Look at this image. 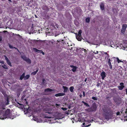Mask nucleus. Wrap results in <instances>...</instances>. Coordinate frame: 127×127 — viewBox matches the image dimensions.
Wrapping results in <instances>:
<instances>
[{
  "label": "nucleus",
  "mask_w": 127,
  "mask_h": 127,
  "mask_svg": "<svg viewBox=\"0 0 127 127\" xmlns=\"http://www.w3.org/2000/svg\"><path fill=\"white\" fill-rule=\"evenodd\" d=\"M103 110L105 118L107 120L111 119L113 114V110L110 108L105 107L103 108Z\"/></svg>",
  "instance_id": "obj_1"
},
{
  "label": "nucleus",
  "mask_w": 127,
  "mask_h": 127,
  "mask_svg": "<svg viewBox=\"0 0 127 127\" xmlns=\"http://www.w3.org/2000/svg\"><path fill=\"white\" fill-rule=\"evenodd\" d=\"M9 97H7L5 99V100H1L0 101V107L2 109H5V106L9 104Z\"/></svg>",
  "instance_id": "obj_2"
},
{
  "label": "nucleus",
  "mask_w": 127,
  "mask_h": 127,
  "mask_svg": "<svg viewBox=\"0 0 127 127\" xmlns=\"http://www.w3.org/2000/svg\"><path fill=\"white\" fill-rule=\"evenodd\" d=\"M3 117H0L1 119H4L6 118H10L13 119V118L11 114L10 113V109H7L5 112L3 116Z\"/></svg>",
  "instance_id": "obj_3"
},
{
  "label": "nucleus",
  "mask_w": 127,
  "mask_h": 127,
  "mask_svg": "<svg viewBox=\"0 0 127 127\" xmlns=\"http://www.w3.org/2000/svg\"><path fill=\"white\" fill-rule=\"evenodd\" d=\"M97 106L95 103H93L91 107L89 109L90 111L92 112L95 111L97 109Z\"/></svg>",
  "instance_id": "obj_4"
},
{
  "label": "nucleus",
  "mask_w": 127,
  "mask_h": 127,
  "mask_svg": "<svg viewBox=\"0 0 127 127\" xmlns=\"http://www.w3.org/2000/svg\"><path fill=\"white\" fill-rule=\"evenodd\" d=\"M91 122V121L90 120H88L87 121H85V122L83 123L82 125L81 126V127H87L90 126L91 124H89Z\"/></svg>",
  "instance_id": "obj_5"
},
{
  "label": "nucleus",
  "mask_w": 127,
  "mask_h": 127,
  "mask_svg": "<svg viewBox=\"0 0 127 127\" xmlns=\"http://www.w3.org/2000/svg\"><path fill=\"white\" fill-rule=\"evenodd\" d=\"M87 51L84 48H80V55L82 56L85 55L87 53Z\"/></svg>",
  "instance_id": "obj_6"
},
{
  "label": "nucleus",
  "mask_w": 127,
  "mask_h": 127,
  "mask_svg": "<svg viewBox=\"0 0 127 127\" xmlns=\"http://www.w3.org/2000/svg\"><path fill=\"white\" fill-rule=\"evenodd\" d=\"M127 27V25L126 24H124L122 26V28L121 31V33L124 34L126 30V29Z\"/></svg>",
  "instance_id": "obj_7"
},
{
  "label": "nucleus",
  "mask_w": 127,
  "mask_h": 127,
  "mask_svg": "<svg viewBox=\"0 0 127 127\" xmlns=\"http://www.w3.org/2000/svg\"><path fill=\"white\" fill-rule=\"evenodd\" d=\"M4 57L5 58V60L6 61V62L7 64L10 66H12V65L11 64V63L9 60L8 59V58L5 55H4Z\"/></svg>",
  "instance_id": "obj_8"
},
{
  "label": "nucleus",
  "mask_w": 127,
  "mask_h": 127,
  "mask_svg": "<svg viewBox=\"0 0 127 127\" xmlns=\"http://www.w3.org/2000/svg\"><path fill=\"white\" fill-rule=\"evenodd\" d=\"M65 95V94L64 93H60L55 94V96L57 97L58 96H63Z\"/></svg>",
  "instance_id": "obj_9"
},
{
  "label": "nucleus",
  "mask_w": 127,
  "mask_h": 127,
  "mask_svg": "<svg viewBox=\"0 0 127 127\" xmlns=\"http://www.w3.org/2000/svg\"><path fill=\"white\" fill-rule=\"evenodd\" d=\"M101 75L102 77V79L103 80L106 77L105 73L103 71L101 73Z\"/></svg>",
  "instance_id": "obj_10"
},
{
  "label": "nucleus",
  "mask_w": 127,
  "mask_h": 127,
  "mask_svg": "<svg viewBox=\"0 0 127 127\" xmlns=\"http://www.w3.org/2000/svg\"><path fill=\"white\" fill-rule=\"evenodd\" d=\"M70 67L73 68L72 69V70L73 72H75L76 71L77 69V67L76 66H74L73 65H71L70 66Z\"/></svg>",
  "instance_id": "obj_11"
},
{
  "label": "nucleus",
  "mask_w": 127,
  "mask_h": 127,
  "mask_svg": "<svg viewBox=\"0 0 127 127\" xmlns=\"http://www.w3.org/2000/svg\"><path fill=\"white\" fill-rule=\"evenodd\" d=\"M54 90L51 89L50 88H47L46 89H45L44 90V91L45 92H51L52 91H54Z\"/></svg>",
  "instance_id": "obj_12"
},
{
  "label": "nucleus",
  "mask_w": 127,
  "mask_h": 127,
  "mask_svg": "<svg viewBox=\"0 0 127 127\" xmlns=\"http://www.w3.org/2000/svg\"><path fill=\"white\" fill-rule=\"evenodd\" d=\"M100 7L102 10H104V4L102 3H101L100 4Z\"/></svg>",
  "instance_id": "obj_13"
},
{
  "label": "nucleus",
  "mask_w": 127,
  "mask_h": 127,
  "mask_svg": "<svg viewBox=\"0 0 127 127\" xmlns=\"http://www.w3.org/2000/svg\"><path fill=\"white\" fill-rule=\"evenodd\" d=\"M63 88L64 89V93H66L68 90V87L64 86H63Z\"/></svg>",
  "instance_id": "obj_14"
},
{
  "label": "nucleus",
  "mask_w": 127,
  "mask_h": 127,
  "mask_svg": "<svg viewBox=\"0 0 127 127\" xmlns=\"http://www.w3.org/2000/svg\"><path fill=\"white\" fill-rule=\"evenodd\" d=\"M76 37L77 40L79 41V31H78V34L76 33Z\"/></svg>",
  "instance_id": "obj_15"
},
{
  "label": "nucleus",
  "mask_w": 127,
  "mask_h": 127,
  "mask_svg": "<svg viewBox=\"0 0 127 127\" xmlns=\"http://www.w3.org/2000/svg\"><path fill=\"white\" fill-rule=\"evenodd\" d=\"M33 50L36 52L38 53H41L42 51L41 50H39L37 49L36 48H33Z\"/></svg>",
  "instance_id": "obj_16"
},
{
  "label": "nucleus",
  "mask_w": 127,
  "mask_h": 127,
  "mask_svg": "<svg viewBox=\"0 0 127 127\" xmlns=\"http://www.w3.org/2000/svg\"><path fill=\"white\" fill-rule=\"evenodd\" d=\"M25 73H23V74L21 75L20 77V79L22 80L23 78H25Z\"/></svg>",
  "instance_id": "obj_17"
},
{
  "label": "nucleus",
  "mask_w": 127,
  "mask_h": 127,
  "mask_svg": "<svg viewBox=\"0 0 127 127\" xmlns=\"http://www.w3.org/2000/svg\"><path fill=\"white\" fill-rule=\"evenodd\" d=\"M124 87V86H118L119 89L120 90H122Z\"/></svg>",
  "instance_id": "obj_18"
},
{
  "label": "nucleus",
  "mask_w": 127,
  "mask_h": 127,
  "mask_svg": "<svg viewBox=\"0 0 127 127\" xmlns=\"http://www.w3.org/2000/svg\"><path fill=\"white\" fill-rule=\"evenodd\" d=\"M27 63L29 64H30L31 63V60L29 58H27L25 61Z\"/></svg>",
  "instance_id": "obj_19"
},
{
  "label": "nucleus",
  "mask_w": 127,
  "mask_h": 127,
  "mask_svg": "<svg viewBox=\"0 0 127 127\" xmlns=\"http://www.w3.org/2000/svg\"><path fill=\"white\" fill-rule=\"evenodd\" d=\"M21 58H22L23 60L25 61L27 58L25 55L21 56Z\"/></svg>",
  "instance_id": "obj_20"
},
{
  "label": "nucleus",
  "mask_w": 127,
  "mask_h": 127,
  "mask_svg": "<svg viewBox=\"0 0 127 127\" xmlns=\"http://www.w3.org/2000/svg\"><path fill=\"white\" fill-rule=\"evenodd\" d=\"M8 45H9V48L10 49H13V48H15V49H17V50H18V49H17V48L15 47H13L11 45L9 44H8Z\"/></svg>",
  "instance_id": "obj_21"
},
{
  "label": "nucleus",
  "mask_w": 127,
  "mask_h": 127,
  "mask_svg": "<svg viewBox=\"0 0 127 127\" xmlns=\"http://www.w3.org/2000/svg\"><path fill=\"white\" fill-rule=\"evenodd\" d=\"M30 77V75H27L25 76V78H24V80H26V79H28Z\"/></svg>",
  "instance_id": "obj_22"
},
{
  "label": "nucleus",
  "mask_w": 127,
  "mask_h": 127,
  "mask_svg": "<svg viewBox=\"0 0 127 127\" xmlns=\"http://www.w3.org/2000/svg\"><path fill=\"white\" fill-rule=\"evenodd\" d=\"M38 68H37V69L36 71L33 72L32 73V74L33 75H35L36 73L38 71Z\"/></svg>",
  "instance_id": "obj_23"
},
{
  "label": "nucleus",
  "mask_w": 127,
  "mask_h": 127,
  "mask_svg": "<svg viewBox=\"0 0 127 127\" xmlns=\"http://www.w3.org/2000/svg\"><path fill=\"white\" fill-rule=\"evenodd\" d=\"M86 22L87 23H89L90 21V19L89 17H87L86 19Z\"/></svg>",
  "instance_id": "obj_24"
},
{
  "label": "nucleus",
  "mask_w": 127,
  "mask_h": 127,
  "mask_svg": "<svg viewBox=\"0 0 127 127\" xmlns=\"http://www.w3.org/2000/svg\"><path fill=\"white\" fill-rule=\"evenodd\" d=\"M82 102L84 104V105H85V106H86L87 107H89V105L87 103L85 102L84 101H82Z\"/></svg>",
  "instance_id": "obj_25"
},
{
  "label": "nucleus",
  "mask_w": 127,
  "mask_h": 127,
  "mask_svg": "<svg viewBox=\"0 0 127 127\" xmlns=\"http://www.w3.org/2000/svg\"><path fill=\"white\" fill-rule=\"evenodd\" d=\"M74 89V88L73 86L70 87L69 88L71 92H73V90Z\"/></svg>",
  "instance_id": "obj_26"
},
{
  "label": "nucleus",
  "mask_w": 127,
  "mask_h": 127,
  "mask_svg": "<svg viewBox=\"0 0 127 127\" xmlns=\"http://www.w3.org/2000/svg\"><path fill=\"white\" fill-rule=\"evenodd\" d=\"M42 84L43 85H45L46 81L44 78H43L42 80Z\"/></svg>",
  "instance_id": "obj_27"
},
{
  "label": "nucleus",
  "mask_w": 127,
  "mask_h": 127,
  "mask_svg": "<svg viewBox=\"0 0 127 127\" xmlns=\"http://www.w3.org/2000/svg\"><path fill=\"white\" fill-rule=\"evenodd\" d=\"M108 64L109 66V68L110 69H111L112 68V65L111 64V63H108Z\"/></svg>",
  "instance_id": "obj_28"
},
{
  "label": "nucleus",
  "mask_w": 127,
  "mask_h": 127,
  "mask_svg": "<svg viewBox=\"0 0 127 127\" xmlns=\"http://www.w3.org/2000/svg\"><path fill=\"white\" fill-rule=\"evenodd\" d=\"M72 104H73L72 103H70L67 105L68 108L69 109H70L71 107H72Z\"/></svg>",
  "instance_id": "obj_29"
},
{
  "label": "nucleus",
  "mask_w": 127,
  "mask_h": 127,
  "mask_svg": "<svg viewBox=\"0 0 127 127\" xmlns=\"http://www.w3.org/2000/svg\"><path fill=\"white\" fill-rule=\"evenodd\" d=\"M2 67L6 69H7L8 68L7 66L6 65L4 64L3 65H2Z\"/></svg>",
  "instance_id": "obj_30"
},
{
  "label": "nucleus",
  "mask_w": 127,
  "mask_h": 127,
  "mask_svg": "<svg viewBox=\"0 0 127 127\" xmlns=\"http://www.w3.org/2000/svg\"><path fill=\"white\" fill-rule=\"evenodd\" d=\"M116 59H117V61L118 63H120V62H122V61H121V60H120L119 59V58H118V57L117 58H116Z\"/></svg>",
  "instance_id": "obj_31"
},
{
  "label": "nucleus",
  "mask_w": 127,
  "mask_h": 127,
  "mask_svg": "<svg viewBox=\"0 0 127 127\" xmlns=\"http://www.w3.org/2000/svg\"><path fill=\"white\" fill-rule=\"evenodd\" d=\"M92 98L95 100H97V98L96 97H94V96H93L92 97Z\"/></svg>",
  "instance_id": "obj_32"
},
{
  "label": "nucleus",
  "mask_w": 127,
  "mask_h": 127,
  "mask_svg": "<svg viewBox=\"0 0 127 127\" xmlns=\"http://www.w3.org/2000/svg\"><path fill=\"white\" fill-rule=\"evenodd\" d=\"M25 96H26V95L25 94L23 95L21 97V100H23L24 99V98L25 97Z\"/></svg>",
  "instance_id": "obj_33"
},
{
  "label": "nucleus",
  "mask_w": 127,
  "mask_h": 127,
  "mask_svg": "<svg viewBox=\"0 0 127 127\" xmlns=\"http://www.w3.org/2000/svg\"><path fill=\"white\" fill-rule=\"evenodd\" d=\"M112 91L114 93H116L117 92V90L116 88L113 89H112Z\"/></svg>",
  "instance_id": "obj_34"
},
{
  "label": "nucleus",
  "mask_w": 127,
  "mask_h": 127,
  "mask_svg": "<svg viewBox=\"0 0 127 127\" xmlns=\"http://www.w3.org/2000/svg\"><path fill=\"white\" fill-rule=\"evenodd\" d=\"M61 109H62L64 111H65L67 110V109L65 108L62 107L61 108Z\"/></svg>",
  "instance_id": "obj_35"
},
{
  "label": "nucleus",
  "mask_w": 127,
  "mask_h": 127,
  "mask_svg": "<svg viewBox=\"0 0 127 127\" xmlns=\"http://www.w3.org/2000/svg\"><path fill=\"white\" fill-rule=\"evenodd\" d=\"M108 58H107V59L108 60V63H111L110 62L111 61L110 59H108Z\"/></svg>",
  "instance_id": "obj_36"
},
{
  "label": "nucleus",
  "mask_w": 127,
  "mask_h": 127,
  "mask_svg": "<svg viewBox=\"0 0 127 127\" xmlns=\"http://www.w3.org/2000/svg\"><path fill=\"white\" fill-rule=\"evenodd\" d=\"M94 53H95V54H97L98 53V52L97 51H95Z\"/></svg>",
  "instance_id": "obj_37"
},
{
  "label": "nucleus",
  "mask_w": 127,
  "mask_h": 127,
  "mask_svg": "<svg viewBox=\"0 0 127 127\" xmlns=\"http://www.w3.org/2000/svg\"><path fill=\"white\" fill-rule=\"evenodd\" d=\"M0 63L1 64H4V62L3 61H0Z\"/></svg>",
  "instance_id": "obj_38"
},
{
  "label": "nucleus",
  "mask_w": 127,
  "mask_h": 127,
  "mask_svg": "<svg viewBox=\"0 0 127 127\" xmlns=\"http://www.w3.org/2000/svg\"><path fill=\"white\" fill-rule=\"evenodd\" d=\"M104 54L107 55V56H106H106H107V57H108V58H109V55H108V54L107 53V52H105Z\"/></svg>",
  "instance_id": "obj_39"
},
{
  "label": "nucleus",
  "mask_w": 127,
  "mask_h": 127,
  "mask_svg": "<svg viewBox=\"0 0 127 127\" xmlns=\"http://www.w3.org/2000/svg\"><path fill=\"white\" fill-rule=\"evenodd\" d=\"M83 92V96L84 97L85 95V92L84 91H83L82 92Z\"/></svg>",
  "instance_id": "obj_40"
},
{
  "label": "nucleus",
  "mask_w": 127,
  "mask_h": 127,
  "mask_svg": "<svg viewBox=\"0 0 127 127\" xmlns=\"http://www.w3.org/2000/svg\"><path fill=\"white\" fill-rule=\"evenodd\" d=\"M120 85L121 86H124V84L123 83V82H121V83L120 84Z\"/></svg>",
  "instance_id": "obj_41"
},
{
  "label": "nucleus",
  "mask_w": 127,
  "mask_h": 127,
  "mask_svg": "<svg viewBox=\"0 0 127 127\" xmlns=\"http://www.w3.org/2000/svg\"><path fill=\"white\" fill-rule=\"evenodd\" d=\"M120 112L119 111H118L116 113V115H120Z\"/></svg>",
  "instance_id": "obj_42"
},
{
  "label": "nucleus",
  "mask_w": 127,
  "mask_h": 127,
  "mask_svg": "<svg viewBox=\"0 0 127 127\" xmlns=\"http://www.w3.org/2000/svg\"><path fill=\"white\" fill-rule=\"evenodd\" d=\"M100 85V83H97L96 84V86L97 87H98Z\"/></svg>",
  "instance_id": "obj_43"
},
{
  "label": "nucleus",
  "mask_w": 127,
  "mask_h": 127,
  "mask_svg": "<svg viewBox=\"0 0 127 127\" xmlns=\"http://www.w3.org/2000/svg\"><path fill=\"white\" fill-rule=\"evenodd\" d=\"M60 105L58 104H56V106L57 107H58Z\"/></svg>",
  "instance_id": "obj_44"
},
{
  "label": "nucleus",
  "mask_w": 127,
  "mask_h": 127,
  "mask_svg": "<svg viewBox=\"0 0 127 127\" xmlns=\"http://www.w3.org/2000/svg\"><path fill=\"white\" fill-rule=\"evenodd\" d=\"M82 33V31L80 30V37L81 36V33Z\"/></svg>",
  "instance_id": "obj_45"
},
{
  "label": "nucleus",
  "mask_w": 127,
  "mask_h": 127,
  "mask_svg": "<svg viewBox=\"0 0 127 127\" xmlns=\"http://www.w3.org/2000/svg\"><path fill=\"white\" fill-rule=\"evenodd\" d=\"M2 40V37L1 36H0V41H1Z\"/></svg>",
  "instance_id": "obj_46"
},
{
  "label": "nucleus",
  "mask_w": 127,
  "mask_h": 127,
  "mask_svg": "<svg viewBox=\"0 0 127 127\" xmlns=\"http://www.w3.org/2000/svg\"><path fill=\"white\" fill-rule=\"evenodd\" d=\"M76 119H77L78 120L77 121H79V117L78 116V118H76Z\"/></svg>",
  "instance_id": "obj_47"
},
{
  "label": "nucleus",
  "mask_w": 127,
  "mask_h": 127,
  "mask_svg": "<svg viewBox=\"0 0 127 127\" xmlns=\"http://www.w3.org/2000/svg\"><path fill=\"white\" fill-rule=\"evenodd\" d=\"M40 53H41L43 55H44V53L42 51Z\"/></svg>",
  "instance_id": "obj_48"
},
{
  "label": "nucleus",
  "mask_w": 127,
  "mask_h": 127,
  "mask_svg": "<svg viewBox=\"0 0 127 127\" xmlns=\"http://www.w3.org/2000/svg\"><path fill=\"white\" fill-rule=\"evenodd\" d=\"M45 118H50V117H49L48 116H45Z\"/></svg>",
  "instance_id": "obj_49"
},
{
  "label": "nucleus",
  "mask_w": 127,
  "mask_h": 127,
  "mask_svg": "<svg viewBox=\"0 0 127 127\" xmlns=\"http://www.w3.org/2000/svg\"><path fill=\"white\" fill-rule=\"evenodd\" d=\"M125 91L126 93V94L127 95V89H125Z\"/></svg>",
  "instance_id": "obj_50"
},
{
  "label": "nucleus",
  "mask_w": 127,
  "mask_h": 127,
  "mask_svg": "<svg viewBox=\"0 0 127 127\" xmlns=\"http://www.w3.org/2000/svg\"><path fill=\"white\" fill-rule=\"evenodd\" d=\"M82 95H81L80 94V97H82Z\"/></svg>",
  "instance_id": "obj_51"
},
{
  "label": "nucleus",
  "mask_w": 127,
  "mask_h": 127,
  "mask_svg": "<svg viewBox=\"0 0 127 127\" xmlns=\"http://www.w3.org/2000/svg\"><path fill=\"white\" fill-rule=\"evenodd\" d=\"M45 113H48V114H50V113H51L50 112H46Z\"/></svg>",
  "instance_id": "obj_52"
},
{
  "label": "nucleus",
  "mask_w": 127,
  "mask_h": 127,
  "mask_svg": "<svg viewBox=\"0 0 127 127\" xmlns=\"http://www.w3.org/2000/svg\"><path fill=\"white\" fill-rule=\"evenodd\" d=\"M87 81V79L86 78L85 80V81L86 82Z\"/></svg>",
  "instance_id": "obj_53"
},
{
  "label": "nucleus",
  "mask_w": 127,
  "mask_h": 127,
  "mask_svg": "<svg viewBox=\"0 0 127 127\" xmlns=\"http://www.w3.org/2000/svg\"><path fill=\"white\" fill-rule=\"evenodd\" d=\"M66 113L67 114H69L68 112H66Z\"/></svg>",
  "instance_id": "obj_54"
},
{
  "label": "nucleus",
  "mask_w": 127,
  "mask_h": 127,
  "mask_svg": "<svg viewBox=\"0 0 127 127\" xmlns=\"http://www.w3.org/2000/svg\"><path fill=\"white\" fill-rule=\"evenodd\" d=\"M24 100H25V101H26V100H27L26 99H25H25H24Z\"/></svg>",
  "instance_id": "obj_55"
},
{
  "label": "nucleus",
  "mask_w": 127,
  "mask_h": 127,
  "mask_svg": "<svg viewBox=\"0 0 127 127\" xmlns=\"http://www.w3.org/2000/svg\"><path fill=\"white\" fill-rule=\"evenodd\" d=\"M8 1H11V0H8Z\"/></svg>",
  "instance_id": "obj_56"
},
{
  "label": "nucleus",
  "mask_w": 127,
  "mask_h": 127,
  "mask_svg": "<svg viewBox=\"0 0 127 127\" xmlns=\"http://www.w3.org/2000/svg\"><path fill=\"white\" fill-rule=\"evenodd\" d=\"M26 104H28V102H27H27H26Z\"/></svg>",
  "instance_id": "obj_57"
},
{
  "label": "nucleus",
  "mask_w": 127,
  "mask_h": 127,
  "mask_svg": "<svg viewBox=\"0 0 127 127\" xmlns=\"http://www.w3.org/2000/svg\"><path fill=\"white\" fill-rule=\"evenodd\" d=\"M35 17L37 18V17L36 16V15H35Z\"/></svg>",
  "instance_id": "obj_58"
},
{
  "label": "nucleus",
  "mask_w": 127,
  "mask_h": 127,
  "mask_svg": "<svg viewBox=\"0 0 127 127\" xmlns=\"http://www.w3.org/2000/svg\"><path fill=\"white\" fill-rule=\"evenodd\" d=\"M81 39H80V41H81Z\"/></svg>",
  "instance_id": "obj_59"
},
{
  "label": "nucleus",
  "mask_w": 127,
  "mask_h": 127,
  "mask_svg": "<svg viewBox=\"0 0 127 127\" xmlns=\"http://www.w3.org/2000/svg\"><path fill=\"white\" fill-rule=\"evenodd\" d=\"M75 24L76 25H76V24L75 23Z\"/></svg>",
  "instance_id": "obj_60"
},
{
  "label": "nucleus",
  "mask_w": 127,
  "mask_h": 127,
  "mask_svg": "<svg viewBox=\"0 0 127 127\" xmlns=\"http://www.w3.org/2000/svg\"><path fill=\"white\" fill-rule=\"evenodd\" d=\"M74 119H75L76 118H74Z\"/></svg>",
  "instance_id": "obj_61"
},
{
  "label": "nucleus",
  "mask_w": 127,
  "mask_h": 127,
  "mask_svg": "<svg viewBox=\"0 0 127 127\" xmlns=\"http://www.w3.org/2000/svg\"><path fill=\"white\" fill-rule=\"evenodd\" d=\"M80 11L81 10V9H80Z\"/></svg>",
  "instance_id": "obj_62"
},
{
  "label": "nucleus",
  "mask_w": 127,
  "mask_h": 127,
  "mask_svg": "<svg viewBox=\"0 0 127 127\" xmlns=\"http://www.w3.org/2000/svg\"><path fill=\"white\" fill-rule=\"evenodd\" d=\"M92 121H93V120H92Z\"/></svg>",
  "instance_id": "obj_63"
}]
</instances>
